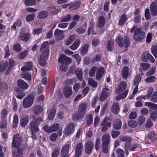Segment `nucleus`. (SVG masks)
<instances>
[{"instance_id":"1","label":"nucleus","mask_w":157,"mask_h":157,"mask_svg":"<svg viewBox=\"0 0 157 157\" xmlns=\"http://www.w3.org/2000/svg\"><path fill=\"white\" fill-rule=\"evenodd\" d=\"M137 26H133L130 30V32L132 33L134 32L133 38L137 42H141L145 36V33L141 30L140 28H137Z\"/></svg>"},{"instance_id":"2","label":"nucleus","mask_w":157,"mask_h":157,"mask_svg":"<svg viewBox=\"0 0 157 157\" xmlns=\"http://www.w3.org/2000/svg\"><path fill=\"white\" fill-rule=\"evenodd\" d=\"M116 41L118 45L121 47H124L125 45V47L127 48L130 44L129 40L127 36L125 37L124 39L121 36L118 37L116 39Z\"/></svg>"},{"instance_id":"3","label":"nucleus","mask_w":157,"mask_h":157,"mask_svg":"<svg viewBox=\"0 0 157 157\" xmlns=\"http://www.w3.org/2000/svg\"><path fill=\"white\" fill-rule=\"evenodd\" d=\"M34 99L33 95H29L23 100V106L25 108H27L30 107L33 104Z\"/></svg>"},{"instance_id":"4","label":"nucleus","mask_w":157,"mask_h":157,"mask_svg":"<svg viewBox=\"0 0 157 157\" xmlns=\"http://www.w3.org/2000/svg\"><path fill=\"white\" fill-rule=\"evenodd\" d=\"M109 118L108 117H105L101 123V126L102 128L101 129V131L104 132L106 131L109 128H110L111 126V123L109 121Z\"/></svg>"},{"instance_id":"5","label":"nucleus","mask_w":157,"mask_h":157,"mask_svg":"<svg viewBox=\"0 0 157 157\" xmlns=\"http://www.w3.org/2000/svg\"><path fill=\"white\" fill-rule=\"evenodd\" d=\"M75 124L73 123L68 124L64 128L63 133L66 136L71 135L74 131Z\"/></svg>"},{"instance_id":"6","label":"nucleus","mask_w":157,"mask_h":157,"mask_svg":"<svg viewBox=\"0 0 157 157\" xmlns=\"http://www.w3.org/2000/svg\"><path fill=\"white\" fill-rule=\"evenodd\" d=\"M94 147V144L91 141L87 142L85 145V151L86 154H90Z\"/></svg>"},{"instance_id":"7","label":"nucleus","mask_w":157,"mask_h":157,"mask_svg":"<svg viewBox=\"0 0 157 157\" xmlns=\"http://www.w3.org/2000/svg\"><path fill=\"white\" fill-rule=\"evenodd\" d=\"M141 59L144 62H147L148 60L152 63H154L155 61V59L153 57L147 52H145L143 54Z\"/></svg>"},{"instance_id":"8","label":"nucleus","mask_w":157,"mask_h":157,"mask_svg":"<svg viewBox=\"0 0 157 157\" xmlns=\"http://www.w3.org/2000/svg\"><path fill=\"white\" fill-rule=\"evenodd\" d=\"M22 139L20 137L19 135H15L13 136L12 143L13 146L14 147H17L20 145Z\"/></svg>"},{"instance_id":"9","label":"nucleus","mask_w":157,"mask_h":157,"mask_svg":"<svg viewBox=\"0 0 157 157\" xmlns=\"http://www.w3.org/2000/svg\"><path fill=\"white\" fill-rule=\"evenodd\" d=\"M71 59L67 57L64 54L61 55L58 59V62L62 63H65L66 64H70L71 62Z\"/></svg>"},{"instance_id":"10","label":"nucleus","mask_w":157,"mask_h":157,"mask_svg":"<svg viewBox=\"0 0 157 157\" xmlns=\"http://www.w3.org/2000/svg\"><path fill=\"white\" fill-rule=\"evenodd\" d=\"M83 149L82 144L81 143H78L75 146V157H79L81 155Z\"/></svg>"},{"instance_id":"11","label":"nucleus","mask_w":157,"mask_h":157,"mask_svg":"<svg viewBox=\"0 0 157 157\" xmlns=\"http://www.w3.org/2000/svg\"><path fill=\"white\" fill-rule=\"evenodd\" d=\"M48 52L47 54L42 53V54L40 56L39 60V64L42 66H44L46 64V60L48 59Z\"/></svg>"},{"instance_id":"12","label":"nucleus","mask_w":157,"mask_h":157,"mask_svg":"<svg viewBox=\"0 0 157 157\" xmlns=\"http://www.w3.org/2000/svg\"><path fill=\"white\" fill-rule=\"evenodd\" d=\"M63 93L64 97L68 98L72 95L73 91L70 87L66 86L63 89Z\"/></svg>"},{"instance_id":"13","label":"nucleus","mask_w":157,"mask_h":157,"mask_svg":"<svg viewBox=\"0 0 157 157\" xmlns=\"http://www.w3.org/2000/svg\"><path fill=\"white\" fill-rule=\"evenodd\" d=\"M109 89L107 87L104 88L100 95L99 100L103 101L105 100L109 95V93L107 91L109 90Z\"/></svg>"},{"instance_id":"14","label":"nucleus","mask_w":157,"mask_h":157,"mask_svg":"<svg viewBox=\"0 0 157 157\" xmlns=\"http://www.w3.org/2000/svg\"><path fill=\"white\" fill-rule=\"evenodd\" d=\"M127 86V83L124 81L121 82L119 84L116 91V94H119L126 89Z\"/></svg>"},{"instance_id":"15","label":"nucleus","mask_w":157,"mask_h":157,"mask_svg":"<svg viewBox=\"0 0 157 157\" xmlns=\"http://www.w3.org/2000/svg\"><path fill=\"white\" fill-rule=\"evenodd\" d=\"M54 34L57 40L59 41L62 39L64 36L63 31L58 29L55 30Z\"/></svg>"},{"instance_id":"16","label":"nucleus","mask_w":157,"mask_h":157,"mask_svg":"<svg viewBox=\"0 0 157 157\" xmlns=\"http://www.w3.org/2000/svg\"><path fill=\"white\" fill-rule=\"evenodd\" d=\"M122 125V122L119 119H116L114 121L113 127V128L115 130H119L120 129Z\"/></svg>"},{"instance_id":"17","label":"nucleus","mask_w":157,"mask_h":157,"mask_svg":"<svg viewBox=\"0 0 157 157\" xmlns=\"http://www.w3.org/2000/svg\"><path fill=\"white\" fill-rule=\"evenodd\" d=\"M105 69L102 67H101L98 69L96 74V79L97 80H100L102 77L104 73Z\"/></svg>"},{"instance_id":"18","label":"nucleus","mask_w":157,"mask_h":157,"mask_svg":"<svg viewBox=\"0 0 157 157\" xmlns=\"http://www.w3.org/2000/svg\"><path fill=\"white\" fill-rule=\"evenodd\" d=\"M13 150V154L15 157H22L23 155V149L21 148L15 147Z\"/></svg>"},{"instance_id":"19","label":"nucleus","mask_w":157,"mask_h":157,"mask_svg":"<svg viewBox=\"0 0 157 157\" xmlns=\"http://www.w3.org/2000/svg\"><path fill=\"white\" fill-rule=\"evenodd\" d=\"M150 9L151 15L153 16H155L157 14V6L156 2H153L150 5Z\"/></svg>"},{"instance_id":"20","label":"nucleus","mask_w":157,"mask_h":157,"mask_svg":"<svg viewBox=\"0 0 157 157\" xmlns=\"http://www.w3.org/2000/svg\"><path fill=\"white\" fill-rule=\"evenodd\" d=\"M85 114L84 112H81L78 110V113H75L72 115V119L76 120L82 118L84 117Z\"/></svg>"},{"instance_id":"21","label":"nucleus","mask_w":157,"mask_h":157,"mask_svg":"<svg viewBox=\"0 0 157 157\" xmlns=\"http://www.w3.org/2000/svg\"><path fill=\"white\" fill-rule=\"evenodd\" d=\"M37 120H35L34 121H32L30 123V129L32 132H37L39 131L38 125L35 123V122Z\"/></svg>"},{"instance_id":"22","label":"nucleus","mask_w":157,"mask_h":157,"mask_svg":"<svg viewBox=\"0 0 157 157\" xmlns=\"http://www.w3.org/2000/svg\"><path fill=\"white\" fill-rule=\"evenodd\" d=\"M75 73L78 80L81 81L83 80V72L81 68H77L75 70Z\"/></svg>"},{"instance_id":"23","label":"nucleus","mask_w":157,"mask_h":157,"mask_svg":"<svg viewBox=\"0 0 157 157\" xmlns=\"http://www.w3.org/2000/svg\"><path fill=\"white\" fill-rule=\"evenodd\" d=\"M40 50L42 52V53L47 54L48 52V54H49V50L48 42H45L43 44L41 47Z\"/></svg>"},{"instance_id":"24","label":"nucleus","mask_w":157,"mask_h":157,"mask_svg":"<svg viewBox=\"0 0 157 157\" xmlns=\"http://www.w3.org/2000/svg\"><path fill=\"white\" fill-rule=\"evenodd\" d=\"M33 110L35 115L40 113L43 111V108L40 105H36L33 108Z\"/></svg>"},{"instance_id":"25","label":"nucleus","mask_w":157,"mask_h":157,"mask_svg":"<svg viewBox=\"0 0 157 157\" xmlns=\"http://www.w3.org/2000/svg\"><path fill=\"white\" fill-rule=\"evenodd\" d=\"M70 148L69 145H65L62 148L60 152L61 155H68Z\"/></svg>"},{"instance_id":"26","label":"nucleus","mask_w":157,"mask_h":157,"mask_svg":"<svg viewBox=\"0 0 157 157\" xmlns=\"http://www.w3.org/2000/svg\"><path fill=\"white\" fill-rule=\"evenodd\" d=\"M102 144H109L110 141V136L108 134H104L102 138Z\"/></svg>"},{"instance_id":"27","label":"nucleus","mask_w":157,"mask_h":157,"mask_svg":"<svg viewBox=\"0 0 157 157\" xmlns=\"http://www.w3.org/2000/svg\"><path fill=\"white\" fill-rule=\"evenodd\" d=\"M120 107L119 104L117 102L114 103L112 106V111L114 113L117 114L119 111Z\"/></svg>"},{"instance_id":"28","label":"nucleus","mask_w":157,"mask_h":157,"mask_svg":"<svg viewBox=\"0 0 157 157\" xmlns=\"http://www.w3.org/2000/svg\"><path fill=\"white\" fill-rule=\"evenodd\" d=\"M17 84L20 88L23 89H26L28 86V84L26 82L21 79L18 80L17 82Z\"/></svg>"},{"instance_id":"29","label":"nucleus","mask_w":157,"mask_h":157,"mask_svg":"<svg viewBox=\"0 0 157 157\" xmlns=\"http://www.w3.org/2000/svg\"><path fill=\"white\" fill-rule=\"evenodd\" d=\"M76 36L75 35H72L68 36L66 41L65 44L66 45H70L75 39Z\"/></svg>"},{"instance_id":"30","label":"nucleus","mask_w":157,"mask_h":157,"mask_svg":"<svg viewBox=\"0 0 157 157\" xmlns=\"http://www.w3.org/2000/svg\"><path fill=\"white\" fill-rule=\"evenodd\" d=\"M48 15V13L47 11L43 10L39 12L37 16V17L38 18L43 19L46 17Z\"/></svg>"},{"instance_id":"31","label":"nucleus","mask_w":157,"mask_h":157,"mask_svg":"<svg viewBox=\"0 0 157 157\" xmlns=\"http://www.w3.org/2000/svg\"><path fill=\"white\" fill-rule=\"evenodd\" d=\"M32 67V63L31 62L27 63L25 66L22 67L21 70L23 72L29 71H30Z\"/></svg>"},{"instance_id":"32","label":"nucleus","mask_w":157,"mask_h":157,"mask_svg":"<svg viewBox=\"0 0 157 157\" xmlns=\"http://www.w3.org/2000/svg\"><path fill=\"white\" fill-rule=\"evenodd\" d=\"M80 41L79 39L76 40L70 46V48L72 50H76L79 45Z\"/></svg>"},{"instance_id":"33","label":"nucleus","mask_w":157,"mask_h":157,"mask_svg":"<svg viewBox=\"0 0 157 157\" xmlns=\"http://www.w3.org/2000/svg\"><path fill=\"white\" fill-rule=\"evenodd\" d=\"M98 22V27L99 28L102 27L105 23V19L103 16H101L99 17Z\"/></svg>"},{"instance_id":"34","label":"nucleus","mask_w":157,"mask_h":157,"mask_svg":"<svg viewBox=\"0 0 157 157\" xmlns=\"http://www.w3.org/2000/svg\"><path fill=\"white\" fill-rule=\"evenodd\" d=\"M122 76L123 78L126 79L128 76V68L127 67H124L122 71Z\"/></svg>"},{"instance_id":"35","label":"nucleus","mask_w":157,"mask_h":157,"mask_svg":"<svg viewBox=\"0 0 157 157\" xmlns=\"http://www.w3.org/2000/svg\"><path fill=\"white\" fill-rule=\"evenodd\" d=\"M89 47V45L87 44H86L83 46L80 52L82 55L84 56L87 53Z\"/></svg>"},{"instance_id":"36","label":"nucleus","mask_w":157,"mask_h":157,"mask_svg":"<svg viewBox=\"0 0 157 157\" xmlns=\"http://www.w3.org/2000/svg\"><path fill=\"white\" fill-rule=\"evenodd\" d=\"M114 41L111 40L108 41L107 44V48L109 51H112L113 49Z\"/></svg>"},{"instance_id":"37","label":"nucleus","mask_w":157,"mask_h":157,"mask_svg":"<svg viewBox=\"0 0 157 157\" xmlns=\"http://www.w3.org/2000/svg\"><path fill=\"white\" fill-rule=\"evenodd\" d=\"M88 84L94 88L96 87L97 86V83L93 78H90L88 81Z\"/></svg>"},{"instance_id":"38","label":"nucleus","mask_w":157,"mask_h":157,"mask_svg":"<svg viewBox=\"0 0 157 157\" xmlns=\"http://www.w3.org/2000/svg\"><path fill=\"white\" fill-rule=\"evenodd\" d=\"M8 66V63L6 62L0 63V72H2L6 69Z\"/></svg>"},{"instance_id":"39","label":"nucleus","mask_w":157,"mask_h":157,"mask_svg":"<svg viewBox=\"0 0 157 157\" xmlns=\"http://www.w3.org/2000/svg\"><path fill=\"white\" fill-rule=\"evenodd\" d=\"M98 68L96 66H94L92 67L89 72V76L91 77L94 76L95 75V71H97Z\"/></svg>"},{"instance_id":"40","label":"nucleus","mask_w":157,"mask_h":157,"mask_svg":"<svg viewBox=\"0 0 157 157\" xmlns=\"http://www.w3.org/2000/svg\"><path fill=\"white\" fill-rule=\"evenodd\" d=\"M29 35L25 34H21L18 37V39L20 40L27 41L29 39Z\"/></svg>"},{"instance_id":"41","label":"nucleus","mask_w":157,"mask_h":157,"mask_svg":"<svg viewBox=\"0 0 157 157\" xmlns=\"http://www.w3.org/2000/svg\"><path fill=\"white\" fill-rule=\"evenodd\" d=\"M76 81V80L75 78H73L70 79H68L64 82L63 84L65 85H70L73 84V82H75Z\"/></svg>"},{"instance_id":"42","label":"nucleus","mask_w":157,"mask_h":157,"mask_svg":"<svg viewBox=\"0 0 157 157\" xmlns=\"http://www.w3.org/2000/svg\"><path fill=\"white\" fill-rule=\"evenodd\" d=\"M28 122L29 117H26L21 120V126L22 127H25L28 123Z\"/></svg>"},{"instance_id":"43","label":"nucleus","mask_w":157,"mask_h":157,"mask_svg":"<svg viewBox=\"0 0 157 157\" xmlns=\"http://www.w3.org/2000/svg\"><path fill=\"white\" fill-rule=\"evenodd\" d=\"M145 105L149 106L151 109H157V105L151 102H146L145 103Z\"/></svg>"},{"instance_id":"44","label":"nucleus","mask_w":157,"mask_h":157,"mask_svg":"<svg viewBox=\"0 0 157 157\" xmlns=\"http://www.w3.org/2000/svg\"><path fill=\"white\" fill-rule=\"evenodd\" d=\"M56 112V110L54 109H52L50 111L48 116V118L49 120H52L53 119L54 117Z\"/></svg>"},{"instance_id":"45","label":"nucleus","mask_w":157,"mask_h":157,"mask_svg":"<svg viewBox=\"0 0 157 157\" xmlns=\"http://www.w3.org/2000/svg\"><path fill=\"white\" fill-rule=\"evenodd\" d=\"M71 18V16L70 14H68L65 16L62 17L60 21L61 22H68L70 21Z\"/></svg>"},{"instance_id":"46","label":"nucleus","mask_w":157,"mask_h":157,"mask_svg":"<svg viewBox=\"0 0 157 157\" xmlns=\"http://www.w3.org/2000/svg\"><path fill=\"white\" fill-rule=\"evenodd\" d=\"M87 107V105L86 103H82L79 105L78 110L81 112H84L85 113Z\"/></svg>"},{"instance_id":"47","label":"nucleus","mask_w":157,"mask_h":157,"mask_svg":"<svg viewBox=\"0 0 157 157\" xmlns=\"http://www.w3.org/2000/svg\"><path fill=\"white\" fill-rule=\"evenodd\" d=\"M60 151V148L59 147L55 148L52 152V157H57L59 155Z\"/></svg>"},{"instance_id":"48","label":"nucleus","mask_w":157,"mask_h":157,"mask_svg":"<svg viewBox=\"0 0 157 157\" xmlns=\"http://www.w3.org/2000/svg\"><path fill=\"white\" fill-rule=\"evenodd\" d=\"M36 0H25L24 3L26 6H30L34 5Z\"/></svg>"},{"instance_id":"49","label":"nucleus","mask_w":157,"mask_h":157,"mask_svg":"<svg viewBox=\"0 0 157 157\" xmlns=\"http://www.w3.org/2000/svg\"><path fill=\"white\" fill-rule=\"evenodd\" d=\"M150 101L154 102L157 101V92H155L152 93L151 96Z\"/></svg>"},{"instance_id":"50","label":"nucleus","mask_w":157,"mask_h":157,"mask_svg":"<svg viewBox=\"0 0 157 157\" xmlns=\"http://www.w3.org/2000/svg\"><path fill=\"white\" fill-rule=\"evenodd\" d=\"M126 15L125 14L122 15L119 22V25L120 26L123 25L125 23L126 20Z\"/></svg>"},{"instance_id":"51","label":"nucleus","mask_w":157,"mask_h":157,"mask_svg":"<svg viewBox=\"0 0 157 157\" xmlns=\"http://www.w3.org/2000/svg\"><path fill=\"white\" fill-rule=\"evenodd\" d=\"M156 71V67H152L149 71L147 72L146 75L147 76H150L153 75Z\"/></svg>"},{"instance_id":"52","label":"nucleus","mask_w":157,"mask_h":157,"mask_svg":"<svg viewBox=\"0 0 157 157\" xmlns=\"http://www.w3.org/2000/svg\"><path fill=\"white\" fill-rule=\"evenodd\" d=\"M59 125L58 123H56L52 126L50 128V131L52 132L57 131L59 128Z\"/></svg>"},{"instance_id":"53","label":"nucleus","mask_w":157,"mask_h":157,"mask_svg":"<svg viewBox=\"0 0 157 157\" xmlns=\"http://www.w3.org/2000/svg\"><path fill=\"white\" fill-rule=\"evenodd\" d=\"M138 123L136 121L134 120H131L128 122V125L132 128H135L137 125Z\"/></svg>"},{"instance_id":"54","label":"nucleus","mask_w":157,"mask_h":157,"mask_svg":"<svg viewBox=\"0 0 157 157\" xmlns=\"http://www.w3.org/2000/svg\"><path fill=\"white\" fill-rule=\"evenodd\" d=\"M145 120V118L144 116H140L138 119V125L139 126H141L144 122Z\"/></svg>"},{"instance_id":"55","label":"nucleus","mask_w":157,"mask_h":157,"mask_svg":"<svg viewBox=\"0 0 157 157\" xmlns=\"http://www.w3.org/2000/svg\"><path fill=\"white\" fill-rule=\"evenodd\" d=\"M151 51L152 54L155 58H157V46L153 45L151 48Z\"/></svg>"},{"instance_id":"56","label":"nucleus","mask_w":157,"mask_h":157,"mask_svg":"<svg viewBox=\"0 0 157 157\" xmlns=\"http://www.w3.org/2000/svg\"><path fill=\"white\" fill-rule=\"evenodd\" d=\"M100 138H98L96 141L95 147L97 150H98L100 149Z\"/></svg>"},{"instance_id":"57","label":"nucleus","mask_w":157,"mask_h":157,"mask_svg":"<svg viewBox=\"0 0 157 157\" xmlns=\"http://www.w3.org/2000/svg\"><path fill=\"white\" fill-rule=\"evenodd\" d=\"M86 119L87 121L86 123L88 125H90L92 123L93 119L92 115L90 114H88L87 115L86 117Z\"/></svg>"},{"instance_id":"58","label":"nucleus","mask_w":157,"mask_h":157,"mask_svg":"<svg viewBox=\"0 0 157 157\" xmlns=\"http://www.w3.org/2000/svg\"><path fill=\"white\" fill-rule=\"evenodd\" d=\"M141 66L144 70L146 71L150 67V65L148 63H143L140 64Z\"/></svg>"},{"instance_id":"59","label":"nucleus","mask_w":157,"mask_h":157,"mask_svg":"<svg viewBox=\"0 0 157 157\" xmlns=\"http://www.w3.org/2000/svg\"><path fill=\"white\" fill-rule=\"evenodd\" d=\"M120 134V132L119 131L112 130L111 131V136L113 138H116Z\"/></svg>"},{"instance_id":"60","label":"nucleus","mask_w":157,"mask_h":157,"mask_svg":"<svg viewBox=\"0 0 157 157\" xmlns=\"http://www.w3.org/2000/svg\"><path fill=\"white\" fill-rule=\"evenodd\" d=\"M18 117L17 115L15 114L13 117V125L14 127H16L17 126L18 123Z\"/></svg>"},{"instance_id":"61","label":"nucleus","mask_w":157,"mask_h":157,"mask_svg":"<svg viewBox=\"0 0 157 157\" xmlns=\"http://www.w3.org/2000/svg\"><path fill=\"white\" fill-rule=\"evenodd\" d=\"M124 151L120 148H118L117 150V157H124Z\"/></svg>"},{"instance_id":"62","label":"nucleus","mask_w":157,"mask_h":157,"mask_svg":"<svg viewBox=\"0 0 157 157\" xmlns=\"http://www.w3.org/2000/svg\"><path fill=\"white\" fill-rule=\"evenodd\" d=\"M109 144H102V149L104 153L106 154L108 152Z\"/></svg>"},{"instance_id":"63","label":"nucleus","mask_w":157,"mask_h":157,"mask_svg":"<svg viewBox=\"0 0 157 157\" xmlns=\"http://www.w3.org/2000/svg\"><path fill=\"white\" fill-rule=\"evenodd\" d=\"M35 17L34 13H32L28 15L26 18V20L28 21H30L33 20Z\"/></svg>"},{"instance_id":"64","label":"nucleus","mask_w":157,"mask_h":157,"mask_svg":"<svg viewBox=\"0 0 157 157\" xmlns=\"http://www.w3.org/2000/svg\"><path fill=\"white\" fill-rule=\"evenodd\" d=\"M21 24V21L18 20H17L14 23L13 25L12 26L11 29H15L17 27H19L20 26Z\"/></svg>"}]
</instances>
